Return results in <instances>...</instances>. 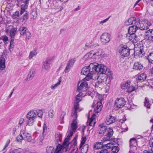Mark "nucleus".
Masks as SVG:
<instances>
[{
	"label": "nucleus",
	"instance_id": "0e129e2a",
	"mask_svg": "<svg viewBox=\"0 0 153 153\" xmlns=\"http://www.w3.org/2000/svg\"><path fill=\"white\" fill-rule=\"evenodd\" d=\"M110 16L107 19H105L101 21L100 22V24H102V25H103V23L106 22L110 18Z\"/></svg>",
	"mask_w": 153,
	"mask_h": 153
},
{
	"label": "nucleus",
	"instance_id": "6e6d98bb",
	"mask_svg": "<svg viewBox=\"0 0 153 153\" xmlns=\"http://www.w3.org/2000/svg\"><path fill=\"white\" fill-rule=\"evenodd\" d=\"M143 30H138V31H137V34L138 36H140L143 35L144 33L143 32H142Z\"/></svg>",
	"mask_w": 153,
	"mask_h": 153
},
{
	"label": "nucleus",
	"instance_id": "dca6fc26",
	"mask_svg": "<svg viewBox=\"0 0 153 153\" xmlns=\"http://www.w3.org/2000/svg\"><path fill=\"white\" fill-rule=\"evenodd\" d=\"M73 134V132L71 131H70V133L68 135L67 137L65 139L63 143V145L66 148L68 147L69 144V138L70 137L72 136Z\"/></svg>",
	"mask_w": 153,
	"mask_h": 153
},
{
	"label": "nucleus",
	"instance_id": "7ed1b4c3",
	"mask_svg": "<svg viewBox=\"0 0 153 153\" xmlns=\"http://www.w3.org/2000/svg\"><path fill=\"white\" fill-rule=\"evenodd\" d=\"M130 49L126 45L121 47L119 51L120 55L124 57L128 56L130 54Z\"/></svg>",
	"mask_w": 153,
	"mask_h": 153
},
{
	"label": "nucleus",
	"instance_id": "6e6552de",
	"mask_svg": "<svg viewBox=\"0 0 153 153\" xmlns=\"http://www.w3.org/2000/svg\"><path fill=\"white\" fill-rule=\"evenodd\" d=\"M145 39L153 42V29H150L146 31L144 33Z\"/></svg>",
	"mask_w": 153,
	"mask_h": 153
},
{
	"label": "nucleus",
	"instance_id": "0eeeda50",
	"mask_svg": "<svg viewBox=\"0 0 153 153\" xmlns=\"http://www.w3.org/2000/svg\"><path fill=\"white\" fill-rule=\"evenodd\" d=\"M52 59L53 58L52 57H48L46 59L45 61L43 62L42 66V68L46 70H48L50 68Z\"/></svg>",
	"mask_w": 153,
	"mask_h": 153
},
{
	"label": "nucleus",
	"instance_id": "72a5a7b5",
	"mask_svg": "<svg viewBox=\"0 0 153 153\" xmlns=\"http://www.w3.org/2000/svg\"><path fill=\"white\" fill-rule=\"evenodd\" d=\"M27 28L25 27H21L19 29V31H20V33L21 35H24L25 33L27 31Z\"/></svg>",
	"mask_w": 153,
	"mask_h": 153
},
{
	"label": "nucleus",
	"instance_id": "13d9d810",
	"mask_svg": "<svg viewBox=\"0 0 153 153\" xmlns=\"http://www.w3.org/2000/svg\"><path fill=\"white\" fill-rule=\"evenodd\" d=\"M92 57V56H90V55H89V54L87 53L83 57V59L84 60H86L88 58H91Z\"/></svg>",
	"mask_w": 153,
	"mask_h": 153
},
{
	"label": "nucleus",
	"instance_id": "49530a36",
	"mask_svg": "<svg viewBox=\"0 0 153 153\" xmlns=\"http://www.w3.org/2000/svg\"><path fill=\"white\" fill-rule=\"evenodd\" d=\"M61 78V77H60V79H59V82H57L54 85H52L51 86V88L52 89H54L55 87H57L60 84V83L62 82L61 79H60Z\"/></svg>",
	"mask_w": 153,
	"mask_h": 153
},
{
	"label": "nucleus",
	"instance_id": "37998d69",
	"mask_svg": "<svg viewBox=\"0 0 153 153\" xmlns=\"http://www.w3.org/2000/svg\"><path fill=\"white\" fill-rule=\"evenodd\" d=\"M113 143H109L106 144H104V149H106L107 150L108 149L111 148V146L113 145Z\"/></svg>",
	"mask_w": 153,
	"mask_h": 153
},
{
	"label": "nucleus",
	"instance_id": "4c0bfd02",
	"mask_svg": "<svg viewBox=\"0 0 153 153\" xmlns=\"http://www.w3.org/2000/svg\"><path fill=\"white\" fill-rule=\"evenodd\" d=\"M54 149V148L53 146H47L46 149L47 153H53Z\"/></svg>",
	"mask_w": 153,
	"mask_h": 153
},
{
	"label": "nucleus",
	"instance_id": "c9c22d12",
	"mask_svg": "<svg viewBox=\"0 0 153 153\" xmlns=\"http://www.w3.org/2000/svg\"><path fill=\"white\" fill-rule=\"evenodd\" d=\"M130 82L129 81H126L125 83L123 84L121 88L122 89H125L126 88H128L130 85Z\"/></svg>",
	"mask_w": 153,
	"mask_h": 153
},
{
	"label": "nucleus",
	"instance_id": "de8ad7c7",
	"mask_svg": "<svg viewBox=\"0 0 153 153\" xmlns=\"http://www.w3.org/2000/svg\"><path fill=\"white\" fill-rule=\"evenodd\" d=\"M94 118L91 117L89 120V126L91 127H93L94 126L96 122H94Z\"/></svg>",
	"mask_w": 153,
	"mask_h": 153
},
{
	"label": "nucleus",
	"instance_id": "393cba45",
	"mask_svg": "<svg viewBox=\"0 0 153 153\" xmlns=\"http://www.w3.org/2000/svg\"><path fill=\"white\" fill-rule=\"evenodd\" d=\"M99 126L100 127L99 134H103L106 132L107 130V127L104 126V124H100Z\"/></svg>",
	"mask_w": 153,
	"mask_h": 153
},
{
	"label": "nucleus",
	"instance_id": "864d4df0",
	"mask_svg": "<svg viewBox=\"0 0 153 153\" xmlns=\"http://www.w3.org/2000/svg\"><path fill=\"white\" fill-rule=\"evenodd\" d=\"M48 115L50 117L53 118L54 115V111L53 110H50L48 113Z\"/></svg>",
	"mask_w": 153,
	"mask_h": 153
},
{
	"label": "nucleus",
	"instance_id": "9d476101",
	"mask_svg": "<svg viewBox=\"0 0 153 153\" xmlns=\"http://www.w3.org/2000/svg\"><path fill=\"white\" fill-rule=\"evenodd\" d=\"M21 133L23 135L24 140H27L28 142L31 141L32 138L30 134L26 132L25 131L22 129L21 130Z\"/></svg>",
	"mask_w": 153,
	"mask_h": 153
},
{
	"label": "nucleus",
	"instance_id": "8fccbe9b",
	"mask_svg": "<svg viewBox=\"0 0 153 153\" xmlns=\"http://www.w3.org/2000/svg\"><path fill=\"white\" fill-rule=\"evenodd\" d=\"M135 88L133 86H131L130 87H129L128 88L127 91L129 93H130L134 91L135 90Z\"/></svg>",
	"mask_w": 153,
	"mask_h": 153
},
{
	"label": "nucleus",
	"instance_id": "c03bdc74",
	"mask_svg": "<svg viewBox=\"0 0 153 153\" xmlns=\"http://www.w3.org/2000/svg\"><path fill=\"white\" fill-rule=\"evenodd\" d=\"M29 119L27 121V124L29 126H31L33 125V123L35 121V119L32 118Z\"/></svg>",
	"mask_w": 153,
	"mask_h": 153
},
{
	"label": "nucleus",
	"instance_id": "79ce46f5",
	"mask_svg": "<svg viewBox=\"0 0 153 153\" xmlns=\"http://www.w3.org/2000/svg\"><path fill=\"white\" fill-rule=\"evenodd\" d=\"M62 149V146L59 144L57 146L54 152V153H60V152L61 151Z\"/></svg>",
	"mask_w": 153,
	"mask_h": 153
},
{
	"label": "nucleus",
	"instance_id": "f8f14e48",
	"mask_svg": "<svg viewBox=\"0 0 153 153\" xmlns=\"http://www.w3.org/2000/svg\"><path fill=\"white\" fill-rule=\"evenodd\" d=\"M10 28V30L8 29V27H7L6 32L7 33L9 32L10 33V36L11 38H14L16 34V33L17 30V28H13L11 26H9V29Z\"/></svg>",
	"mask_w": 153,
	"mask_h": 153
},
{
	"label": "nucleus",
	"instance_id": "20e7f679",
	"mask_svg": "<svg viewBox=\"0 0 153 153\" xmlns=\"http://www.w3.org/2000/svg\"><path fill=\"white\" fill-rule=\"evenodd\" d=\"M126 104V101L125 99L122 97L118 99L115 101L114 104L115 108L118 109L122 108Z\"/></svg>",
	"mask_w": 153,
	"mask_h": 153
},
{
	"label": "nucleus",
	"instance_id": "bf43d9fd",
	"mask_svg": "<svg viewBox=\"0 0 153 153\" xmlns=\"http://www.w3.org/2000/svg\"><path fill=\"white\" fill-rule=\"evenodd\" d=\"M14 39H11L10 42V48H13L14 46Z\"/></svg>",
	"mask_w": 153,
	"mask_h": 153
},
{
	"label": "nucleus",
	"instance_id": "603ef678",
	"mask_svg": "<svg viewBox=\"0 0 153 153\" xmlns=\"http://www.w3.org/2000/svg\"><path fill=\"white\" fill-rule=\"evenodd\" d=\"M13 153H21L22 152V149H15L11 151Z\"/></svg>",
	"mask_w": 153,
	"mask_h": 153
},
{
	"label": "nucleus",
	"instance_id": "6ab92c4d",
	"mask_svg": "<svg viewBox=\"0 0 153 153\" xmlns=\"http://www.w3.org/2000/svg\"><path fill=\"white\" fill-rule=\"evenodd\" d=\"M2 53L0 59V70H3L5 68V60Z\"/></svg>",
	"mask_w": 153,
	"mask_h": 153
},
{
	"label": "nucleus",
	"instance_id": "aec40b11",
	"mask_svg": "<svg viewBox=\"0 0 153 153\" xmlns=\"http://www.w3.org/2000/svg\"><path fill=\"white\" fill-rule=\"evenodd\" d=\"M143 66L140 62H137L134 63L133 69L136 70L141 71L143 69Z\"/></svg>",
	"mask_w": 153,
	"mask_h": 153
},
{
	"label": "nucleus",
	"instance_id": "ea45409f",
	"mask_svg": "<svg viewBox=\"0 0 153 153\" xmlns=\"http://www.w3.org/2000/svg\"><path fill=\"white\" fill-rule=\"evenodd\" d=\"M23 140H24V137L23 134H22L21 131L20 134L17 136L16 140L18 142H21Z\"/></svg>",
	"mask_w": 153,
	"mask_h": 153
},
{
	"label": "nucleus",
	"instance_id": "2f4dec72",
	"mask_svg": "<svg viewBox=\"0 0 153 153\" xmlns=\"http://www.w3.org/2000/svg\"><path fill=\"white\" fill-rule=\"evenodd\" d=\"M150 102H151V101H149V100L148 99L147 97H146L144 103L145 106L147 108H150V106L151 104Z\"/></svg>",
	"mask_w": 153,
	"mask_h": 153
},
{
	"label": "nucleus",
	"instance_id": "f3484780",
	"mask_svg": "<svg viewBox=\"0 0 153 153\" xmlns=\"http://www.w3.org/2000/svg\"><path fill=\"white\" fill-rule=\"evenodd\" d=\"M72 123L71 124L72 129L74 131L76 130L77 127V124L76 121V119L78 116H74Z\"/></svg>",
	"mask_w": 153,
	"mask_h": 153
},
{
	"label": "nucleus",
	"instance_id": "a18cd8bd",
	"mask_svg": "<svg viewBox=\"0 0 153 153\" xmlns=\"http://www.w3.org/2000/svg\"><path fill=\"white\" fill-rule=\"evenodd\" d=\"M37 53L35 51H30L29 57V59H32L34 56L36 55Z\"/></svg>",
	"mask_w": 153,
	"mask_h": 153
},
{
	"label": "nucleus",
	"instance_id": "58836bf2",
	"mask_svg": "<svg viewBox=\"0 0 153 153\" xmlns=\"http://www.w3.org/2000/svg\"><path fill=\"white\" fill-rule=\"evenodd\" d=\"M19 11H17L12 16V18L14 19H18L19 16Z\"/></svg>",
	"mask_w": 153,
	"mask_h": 153
},
{
	"label": "nucleus",
	"instance_id": "a211bd4d",
	"mask_svg": "<svg viewBox=\"0 0 153 153\" xmlns=\"http://www.w3.org/2000/svg\"><path fill=\"white\" fill-rule=\"evenodd\" d=\"M102 103L101 102H98L95 106V108H94V111L95 113H98L100 112L102 108Z\"/></svg>",
	"mask_w": 153,
	"mask_h": 153
},
{
	"label": "nucleus",
	"instance_id": "052dcab7",
	"mask_svg": "<svg viewBox=\"0 0 153 153\" xmlns=\"http://www.w3.org/2000/svg\"><path fill=\"white\" fill-rule=\"evenodd\" d=\"M25 34L26 38L29 39L31 37V34L30 33L29 31H27L25 33Z\"/></svg>",
	"mask_w": 153,
	"mask_h": 153
},
{
	"label": "nucleus",
	"instance_id": "09e8293b",
	"mask_svg": "<svg viewBox=\"0 0 153 153\" xmlns=\"http://www.w3.org/2000/svg\"><path fill=\"white\" fill-rule=\"evenodd\" d=\"M28 18V12H27L23 16L22 19L23 21H26Z\"/></svg>",
	"mask_w": 153,
	"mask_h": 153
},
{
	"label": "nucleus",
	"instance_id": "9b49d317",
	"mask_svg": "<svg viewBox=\"0 0 153 153\" xmlns=\"http://www.w3.org/2000/svg\"><path fill=\"white\" fill-rule=\"evenodd\" d=\"M137 140L134 138H131L130 140V149L134 150L136 149V146L137 145Z\"/></svg>",
	"mask_w": 153,
	"mask_h": 153
},
{
	"label": "nucleus",
	"instance_id": "338daca9",
	"mask_svg": "<svg viewBox=\"0 0 153 153\" xmlns=\"http://www.w3.org/2000/svg\"><path fill=\"white\" fill-rule=\"evenodd\" d=\"M2 39L3 41L6 42L8 40V38L6 35H4L1 36Z\"/></svg>",
	"mask_w": 153,
	"mask_h": 153
},
{
	"label": "nucleus",
	"instance_id": "69168bd1",
	"mask_svg": "<svg viewBox=\"0 0 153 153\" xmlns=\"http://www.w3.org/2000/svg\"><path fill=\"white\" fill-rule=\"evenodd\" d=\"M75 100H74L75 101L78 102H79L81 100V97H77V96H76L75 97Z\"/></svg>",
	"mask_w": 153,
	"mask_h": 153
},
{
	"label": "nucleus",
	"instance_id": "a19ab883",
	"mask_svg": "<svg viewBox=\"0 0 153 153\" xmlns=\"http://www.w3.org/2000/svg\"><path fill=\"white\" fill-rule=\"evenodd\" d=\"M119 148L117 146H113L111 147V151L113 153H117L119 150Z\"/></svg>",
	"mask_w": 153,
	"mask_h": 153
},
{
	"label": "nucleus",
	"instance_id": "5fc2aeb1",
	"mask_svg": "<svg viewBox=\"0 0 153 153\" xmlns=\"http://www.w3.org/2000/svg\"><path fill=\"white\" fill-rule=\"evenodd\" d=\"M37 115L38 116V117L42 118V116L43 115L42 110H39L38 111H37Z\"/></svg>",
	"mask_w": 153,
	"mask_h": 153
},
{
	"label": "nucleus",
	"instance_id": "f704fd0d",
	"mask_svg": "<svg viewBox=\"0 0 153 153\" xmlns=\"http://www.w3.org/2000/svg\"><path fill=\"white\" fill-rule=\"evenodd\" d=\"M147 59L150 63L153 64V51L149 54L148 56Z\"/></svg>",
	"mask_w": 153,
	"mask_h": 153
},
{
	"label": "nucleus",
	"instance_id": "e2e57ef3",
	"mask_svg": "<svg viewBox=\"0 0 153 153\" xmlns=\"http://www.w3.org/2000/svg\"><path fill=\"white\" fill-rule=\"evenodd\" d=\"M97 153H109L107 149H105L103 150H102L101 151H98Z\"/></svg>",
	"mask_w": 153,
	"mask_h": 153
},
{
	"label": "nucleus",
	"instance_id": "f03ea898",
	"mask_svg": "<svg viewBox=\"0 0 153 153\" xmlns=\"http://www.w3.org/2000/svg\"><path fill=\"white\" fill-rule=\"evenodd\" d=\"M137 19L138 21L136 22L135 25H136L138 30H146L151 25L150 23L144 19L140 20V18L139 17H137Z\"/></svg>",
	"mask_w": 153,
	"mask_h": 153
},
{
	"label": "nucleus",
	"instance_id": "f257e3e1",
	"mask_svg": "<svg viewBox=\"0 0 153 153\" xmlns=\"http://www.w3.org/2000/svg\"><path fill=\"white\" fill-rule=\"evenodd\" d=\"M88 68L91 74L96 73L100 74L101 73H105V71L106 70L105 66L96 62L91 63L88 66Z\"/></svg>",
	"mask_w": 153,
	"mask_h": 153
},
{
	"label": "nucleus",
	"instance_id": "680f3d73",
	"mask_svg": "<svg viewBox=\"0 0 153 153\" xmlns=\"http://www.w3.org/2000/svg\"><path fill=\"white\" fill-rule=\"evenodd\" d=\"M87 140L86 137H82V140L81 141V143L82 145H84Z\"/></svg>",
	"mask_w": 153,
	"mask_h": 153
},
{
	"label": "nucleus",
	"instance_id": "473e14b6",
	"mask_svg": "<svg viewBox=\"0 0 153 153\" xmlns=\"http://www.w3.org/2000/svg\"><path fill=\"white\" fill-rule=\"evenodd\" d=\"M106 132V135L109 137H112L113 133V130L111 128L107 129Z\"/></svg>",
	"mask_w": 153,
	"mask_h": 153
},
{
	"label": "nucleus",
	"instance_id": "423d86ee",
	"mask_svg": "<svg viewBox=\"0 0 153 153\" xmlns=\"http://www.w3.org/2000/svg\"><path fill=\"white\" fill-rule=\"evenodd\" d=\"M111 36L108 33H103L100 37V40L102 43L105 44L108 43L110 40Z\"/></svg>",
	"mask_w": 153,
	"mask_h": 153
},
{
	"label": "nucleus",
	"instance_id": "e433bc0d",
	"mask_svg": "<svg viewBox=\"0 0 153 153\" xmlns=\"http://www.w3.org/2000/svg\"><path fill=\"white\" fill-rule=\"evenodd\" d=\"M100 81L97 79V80H94L92 82V84L95 87H98L101 82H99Z\"/></svg>",
	"mask_w": 153,
	"mask_h": 153
},
{
	"label": "nucleus",
	"instance_id": "2eb2a0df",
	"mask_svg": "<svg viewBox=\"0 0 153 153\" xmlns=\"http://www.w3.org/2000/svg\"><path fill=\"white\" fill-rule=\"evenodd\" d=\"M35 70L34 69H31L29 72L27 78L25 79V80L27 82L31 80L34 76Z\"/></svg>",
	"mask_w": 153,
	"mask_h": 153
},
{
	"label": "nucleus",
	"instance_id": "3c124183",
	"mask_svg": "<svg viewBox=\"0 0 153 153\" xmlns=\"http://www.w3.org/2000/svg\"><path fill=\"white\" fill-rule=\"evenodd\" d=\"M21 10L20 11V15H22L25 11V9L26 7H25V6L23 4H22L21 7Z\"/></svg>",
	"mask_w": 153,
	"mask_h": 153
},
{
	"label": "nucleus",
	"instance_id": "bb28decb",
	"mask_svg": "<svg viewBox=\"0 0 153 153\" xmlns=\"http://www.w3.org/2000/svg\"><path fill=\"white\" fill-rule=\"evenodd\" d=\"M89 74L90 73L89 72V68H88V66L87 67H84L82 69L81 72V74H82L88 76Z\"/></svg>",
	"mask_w": 153,
	"mask_h": 153
},
{
	"label": "nucleus",
	"instance_id": "412c9836",
	"mask_svg": "<svg viewBox=\"0 0 153 153\" xmlns=\"http://www.w3.org/2000/svg\"><path fill=\"white\" fill-rule=\"evenodd\" d=\"M115 121L114 117L111 115H109L107 117L105 122L107 125H110L114 123Z\"/></svg>",
	"mask_w": 153,
	"mask_h": 153
},
{
	"label": "nucleus",
	"instance_id": "5701e85b",
	"mask_svg": "<svg viewBox=\"0 0 153 153\" xmlns=\"http://www.w3.org/2000/svg\"><path fill=\"white\" fill-rule=\"evenodd\" d=\"M146 78V75L144 73L141 74L140 75L138 76L137 78H136L137 82H142L145 80Z\"/></svg>",
	"mask_w": 153,
	"mask_h": 153
},
{
	"label": "nucleus",
	"instance_id": "a878e982",
	"mask_svg": "<svg viewBox=\"0 0 153 153\" xmlns=\"http://www.w3.org/2000/svg\"><path fill=\"white\" fill-rule=\"evenodd\" d=\"M75 62V59L74 58L70 60L67 64V66L65 69V70H68L70 67H72L73 66Z\"/></svg>",
	"mask_w": 153,
	"mask_h": 153
},
{
	"label": "nucleus",
	"instance_id": "b1692460",
	"mask_svg": "<svg viewBox=\"0 0 153 153\" xmlns=\"http://www.w3.org/2000/svg\"><path fill=\"white\" fill-rule=\"evenodd\" d=\"M79 103L78 102L74 101V111L73 114L72 116H78L77 115V111L79 109Z\"/></svg>",
	"mask_w": 153,
	"mask_h": 153
},
{
	"label": "nucleus",
	"instance_id": "cd10ccee",
	"mask_svg": "<svg viewBox=\"0 0 153 153\" xmlns=\"http://www.w3.org/2000/svg\"><path fill=\"white\" fill-rule=\"evenodd\" d=\"M97 79L100 81L99 82L102 83L106 81L107 79V76L105 74H104V75L102 76H99Z\"/></svg>",
	"mask_w": 153,
	"mask_h": 153
},
{
	"label": "nucleus",
	"instance_id": "4468645a",
	"mask_svg": "<svg viewBox=\"0 0 153 153\" xmlns=\"http://www.w3.org/2000/svg\"><path fill=\"white\" fill-rule=\"evenodd\" d=\"M37 111H30L28 112L26 115V117L27 118H34L35 119L37 116Z\"/></svg>",
	"mask_w": 153,
	"mask_h": 153
},
{
	"label": "nucleus",
	"instance_id": "1a4fd4ad",
	"mask_svg": "<svg viewBox=\"0 0 153 153\" xmlns=\"http://www.w3.org/2000/svg\"><path fill=\"white\" fill-rule=\"evenodd\" d=\"M137 17H132L126 20L125 22L126 25H135L136 22L138 21Z\"/></svg>",
	"mask_w": 153,
	"mask_h": 153
},
{
	"label": "nucleus",
	"instance_id": "7c9ffc66",
	"mask_svg": "<svg viewBox=\"0 0 153 153\" xmlns=\"http://www.w3.org/2000/svg\"><path fill=\"white\" fill-rule=\"evenodd\" d=\"M106 70H105V73H101L102 74H105L107 76V77L108 76L110 79H112L113 78V76L111 74V71L109 69H107V67H106Z\"/></svg>",
	"mask_w": 153,
	"mask_h": 153
},
{
	"label": "nucleus",
	"instance_id": "4be33fe9",
	"mask_svg": "<svg viewBox=\"0 0 153 153\" xmlns=\"http://www.w3.org/2000/svg\"><path fill=\"white\" fill-rule=\"evenodd\" d=\"M95 149H98L102 148V150L104 149V145L102 142H97L94 144L93 147Z\"/></svg>",
	"mask_w": 153,
	"mask_h": 153
},
{
	"label": "nucleus",
	"instance_id": "39448f33",
	"mask_svg": "<svg viewBox=\"0 0 153 153\" xmlns=\"http://www.w3.org/2000/svg\"><path fill=\"white\" fill-rule=\"evenodd\" d=\"M88 88V85L86 81L83 80L81 82L80 84L79 82L77 85V91L79 92L85 91H86Z\"/></svg>",
	"mask_w": 153,
	"mask_h": 153
},
{
	"label": "nucleus",
	"instance_id": "774afa93",
	"mask_svg": "<svg viewBox=\"0 0 153 153\" xmlns=\"http://www.w3.org/2000/svg\"><path fill=\"white\" fill-rule=\"evenodd\" d=\"M66 113L64 112H62L60 117V120H62L64 119V116L65 115Z\"/></svg>",
	"mask_w": 153,
	"mask_h": 153
},
{
	"label": "nucleus",
	"instance_id": "4d7b16f0",
	"mask_svg": "<svg viewBox=\"0 0 153 153\" xmlns=\"http://www.w3.org/2000/svg\"><path fill=\"white\" fill-rule=\"evenodd\" d=\"M77 136H75L73 140H72V142L73 143L74 145L75 146L77 144Z\"/></svg>",
	"mask_w": 153,
	"mask_h": 153
},
{
	"label": "nucleus",
	"instance_id": "c756f323",
	"mask_svg": "<svg viewBox=\"0 0 153 153\" xmlns=\"http://www.w3.org/2000/svg\"><path fill=\"white\" fill-rule=\"evenodd\" d=\"M62 138V134L59 132H57L55 135V141L57 143L59 141H61Z\"/></svg>",
	"mask_w": 153,
	"mask_h": 153
},
{
	"label": "nucleus",
	"instance_id": "ddd939ff",
	"mask_svg": "<svg viewBox=\"0 0 153 153\" xmlns=\"http://www.w3.org/2000/svg\"><path fill=\"white\" fill-rule=\"evenodd\" d=\"M138 30L136 25H134L130 27L128 29V33L129 34H132L137 33V31Z\"/></svg>",
	"mask_w": 153,
	"mask_h": 153
},
{
	"label": "nucleus",
	"instance_id": "c85d7f7f",
	"mask_svg": "<svg viewBox=\"0 0 153 153\" xmlns=\"http://www.w3.org/2000/svg\"><path fill=\"white\" fill-rule=\"evenodd\" d=\"M99 46V45L98 44H94L92 42L87 43L85 44V46L87 47L88 48H94L95 47Z\"/></svg>",
	"mask_w": 153,
	"mask_h": 153
}]
</instances>
